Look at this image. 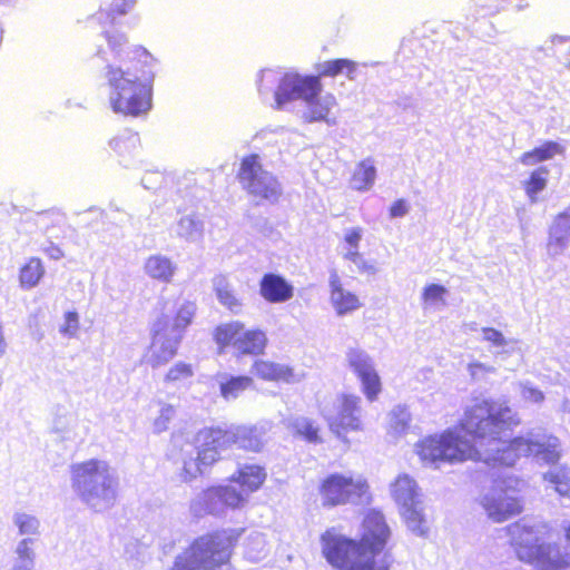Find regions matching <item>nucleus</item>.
<instances>
[{"mask_svg": "<svg viewBox=\"0 0 570 570\" xmlns=\"http://www.w3.org/2000/svg\"><path fill=\"white\" fill-rule=\"evenodd\" d=\"M252 372L265 381L297 383L303 379V374L295 373L287 364L264 360L255 361Z\"/></svg>", "mask_w": 570, "mask_h": 570, "instance_id": "4be33fe9", "label": "nucleus"}, {"mask_svg": "<svg viewBox=\"0 0 570 570\" xmlns=\"http://www.w3.org/2000/svg\"><path fill=\"white\" fill-rule=\"evenodd\" d=\"M480 332L481 340L488 344L495 360L504 362L508 357L521 353L519 338L505 336L501 331L489 326L481 327Z\"/></svg>", "mask_w": 570, "mask_h": 570, "instance_id": "f3484780", "label": "nucleus"}, {"mask_svg": "<svg viewBox=\"0 0 570 570\" xmlns=\"http://www.w3.org/2000/svg\"><path fill=\"white\" fill-rule=\"evenodd\" d=\"M346 59H334L323 62L320 66V75L326 77H334L338 73H343L345 70Z\"/></svg>", "mask_w": 570, "mask_h": 570, "instance_id": "3c124183", "label": "nucleus"}, {"mask_svg": "<svg viewBox=\"0 0 570 570\" xmlns=\"http://www.w3.org/2000/svg\"><path fill=\"white\" fill-rule=\"evenodd\" d=\"M45 275V267L40 258H30L20 269V284L23 288L35 287Z\"/></svg>", "mask_w": 570, "mask_h": 570, "instance_id": "c9c22d12", "label": "nucleus"}, {"mask_svg": "<svg viewBox=\"0 0 570 570\" xmlns=\"http://www.w3.org/2000/svg\"><path fill=\"white\" fill-rule=\"evenodd\" d=\"M265 479V469L256 464L244 465L238 470V475L233 476V481L242 485L243 489L239 492H243L246 499L249 493L257 491L262 487Z\"/></svg>", "mask_w": 570, "mask_h": 570, "instance_id": "a878e982", "label": "nucleus"}, {"mask_svg": "<svg viewBox=\"0 0 570 570\" xmlns=\"http://www.w3.org/2000/svg\"><path fill=\"white\" fill-rule=\"evenodd\" d=\"M196 309L195 303L189 301L183 302L177 309L174 322H169V330L183 336L185 330L191 324Z\"/></svg>", "mask_w": 570, "mask_h": 570, "instance_id": "4c0bfd02", "label": "nucleus"}, {"mask_svg": "<svg viewBox=\"0 0 570 570\" xmlns=\"http://www.w3.org/2000/svg\"><path fill=\"white\" fill-rule=\"evenodd\" d=\"M480 504L493 522H504L522 510L521 503L513 492L503 489L500 484L484 493L480 498Z\"/></svg>", "mask_w": 570, "mask_h": 570, "instance_id": "2eb2a0df", "label": "nucleus"}, {"mask_svg": "<svg viewBox=\"0 0 570 570\" xmlns=\"http://www.w3.org/2000/svg\"><path fill=\"white\" fill-rule=\"evenodd\" d=\"M137 0H112L110 3V10L118 14L129 13L136 6Z\"/></svg>", "mask_w": 570, "mask_h": 570, "instance_id": "603ef678", "label": "nucleus"}, {"mask_svg": "<svg viewBox=\"0 0 570 570\" xmlns=\"http://www.w3.org/2000/svg\"><path fill=\"white\" fill-rule=\"evenodd\" d=\"M78 420L72 414L56 417L52 430L60 435L61 439L68 441H77L80 434L77 432Z\"/></svg>", "mask_w": 570, "mask_h": 570, "instance_id": "58836bf2", "label": "nucleus"}, {"mask_svg": "<svg viewBox=\"0 0 570 570\" xmlns=\"http://www.w3.org/2000/svg\"><path fill=\"white\" fill-rule=\"evenodd\" d=\"M176 410L170 404H161L159 415L154 421V430L161 433L168 429L170 421L174 419Z\"/></svg>", "mask_w": 570, "mask_h": 570, "instance_id": "a18cd8bd", "label": "nucleus"}, {"mask_svg": "<svg viewBox=\"0 0 570 570\" xmlns=\"http://www.w3.org/2000/svg\"><path fill=\"white\" fill-rule=\"evenodd\" d=\"M390 490L407 529L419 537L426 535L429 527L423 494L414 478L406 473L399 474L391 483Z\"/></svg>", "mask_w": 570, "mask_h": 570, "instance_id": "1a4fd4ad", "label": "nucleus"}, {"mask_svg": "<svg viewBox=\"0 0 570 570\" xmlns=\"http://www.w3.org/2000/svg\"><path fill=\"white\" fill-rule=\"evenodd\" d=\"M362 238L363 229L361 227L347 228L344 232V245L342 253L344 250L358 252Z\"/></svg>", "mask_w": 570, "mask_h": 570, "instance_id": "8fccbe9b", "label": "nucleus"}, {"mask_svg": "<svg viewBox=\"0 0 570 570\" xmlns=\"http://www.w3.org/2000/svg\"><path fill=\"white\" fill-rule=\"evenodd\" d=\"M390 535L384 515L371 510L364 517L358 542L332 529L322 535V551L337 570H390L386 557L381 556Z\"/></svg>", "mask_w": 570, "mask_h": 570, "instance_id": "7ed1b4c3", "label": "nucleus"}, {"mask_svg": "<svg viewBox=\"0 0 570 570\" xmlns=\"http://www.w3.org/2000/svg\"><path fill=\"white\" fill-rule=\"evenodd\" d=\"M501 1L518 12L527 10L530 7V3L528 0H501Z\"/></svg>", "mask_w": 570, "mask_h": 570, "instance_id": "4d7b16f0", "label": "nucleus"}, {"mask_svg": "<svg viewBox=\"0 0 570 570\" xmlns=\"http://www.w3.org/2000/svg\"><path fill=\"white\" fill-rule=\"evenodd\" d=\"M239 535V531L229 529L196 539L189 549L176 558L173 570H212L225 564Z\"/></svg>", "mask_w": 570, "mask_h": 570, "instance_id": "6e6552de", "label": "nucleus"}, {"mask_svg": "<svg viewBox=\"0 0 570 570\" xmlns=\"http://www.w3.org/2000/svg\"><path fill=\"white\" fill-rule=\"evenodd\" d=\"M563 147L556 141H546L543 145L522 154L520 163L524 166H534L539 163L552 159L563 153Z\"/></svg>", "mask_w": 570, "mask_h": 570, "instance_id": "7c9ffc66", "label": "nucleus"}, {"mask_svg": "<svg viewBox=\"0 0 570 570\" xmlns=\"http://www.w3.org/2000/svg\"><path fill=\"white\" fill-rule=\"evenodd\" d=\"M409 213V205L404 199L396 200L390 208L392 218L404 217Z\"/></svg>", "mask_w": 570, "mask_h": 570, "instance_id": "5fc2aeb1", "label": "nucleus"}, {"mask_svg": "<svg viewBox=\"0 0 570 570\" xmlns=\"http://www.w3.org/2000/svg\"><path fill=\"white\" fill-rule=\"evenodd\" d=\"M110 149L118 156L119 164L130 167L140 150L139 135L129 129H124L114 136L108 142Z\"/></svg>", "mask_w": 570, "mask_h": 570, "instance_id": "aec40b11", "label": "nucleus"}, {"mask_svg": "<svg viewBox=\"0 0 570 570\" xmlns=\"http://www.w3.org/2000/svg\"><path fill=\"white\" fill-rule=\"evenodd\" d=\"M266 344L267 337L265 332L261 330L245 331L243 328L236 342L235 351L243 355H258L264 352Z\"/></svg>", "mask_w": 570, "mask_h": 570, "instance_id": "bb28decb", "label": "nucleus"}, {"mask_svg": "<svg viewBox=\"0 0 570 570\" xmlns=\"http://www.w3.org/2000/svg\"><path fill=\"white\" fill-rule=\"evenodd\" d=\"M343 258L353 263L357 271L361 273L375 274L376 268L373 264L368 263L363 255L358 252L344 250Z\"/></svg>", "mask_w": 570, "mask_h": 570, "instance_id": "de8ad7c7", "label": "nucleus"}, {"mask_svg": "<svg viewBox=\"0 0 570 570\" xmlns=\"http://www.w3.org/2000/svg\"><path fill=\"white\" fill-rule=\"evenodd\" d=\"M474 6L483 10L488 14L499 13L502 8L499 6V0H472Z\"/></svg>", "mask_w": 570, "mask_h": 570, "instance_id": "864d4df0", "label": "nucleus"}, {"mask_svg": "<svg viewBox=\"0 0 570 570\" xmlns=\"http://www.w3.org/2000/svg\"><path fill=\"white\" fill-rule=\"evenodd\" d=\"M155 178H158V174H146L141 178V184L146 189H151L155 183Z\"/></svg>", "mask_w": 570, "mask_h": 570, "instance_id": "bf43d9fd", "label": "nucleus"}, {"mask_svg": "<svg viewBox=\"0 0 570 570\" xmlns=\"http://www.w3.org/2000/svg\"><path fill=\"white\" fill-rule=\"evenodd\" d=\"M544 480L553 485L561 497L570 499V469L560 468L548 471Z\"/></svg>", "mask_w": 570, "mask_h": 570, "instance_id": "ea45409f", "label": "nucleus"}, {"mask_svg": "<svg viewBox=\"0 0 570 570\" xmlns=\"http://www.w3.org/2000/svg\"><path fill=\"white\" fill-rule=\"evenodd\" d=\"M257 87L262 97L273 95L272 107L276 110L289 111L296 101H302L305 106L302 115L305 121L336 125V118L330 117L331 110L337 105L336 98L328 92L321 95L323 86L318 76L266 68L258 75Z\"/></svg>", "mask_w": 570, "mask_h": 570, "instance_id": "20e7f679", "label": "nucleus"}, {"mask_svg": "<svg viewBox=\"0 0 570 570\" xmlns=\"http://www.w3.org/2000/svg\"><path fill=\"white\" fill-rule=\"evenodd\" d=\"M41 250L43 253H46L49 258L55 259V261H59V259H61L65 256V254L61 250V248L59 246L55 245L51 242H48L47 244H43L41 246Z\"/></svg>", "mask_w": 570, "mask_h": 570, "instance_id": "6e6d98bb", "label": "nucleus"}, {"mask_svg": "<svg viewBox=\"0 0 570 570\" xmlns=\"http://www.w3.org/2000/svg\"><path fill=\"white\" fill-rule=\"evenodd\" d=\"M246 503V495L233 485L212 487L202 492L190 504L191 512L200 517L203 514L218 515L226 508L237 509Z\"/></svg>", "mask_w": 570, "mask_h": 570, "instance_id": "4468645a", "label": "nucleus"}, {"mask_svg": "<svg viewBox=\"0 0 570 570\" xmlns=\"http://www.w3.org/2000/svg\"><path fill=\"white\" fill-rule=\"evenodd\" d=\"M243 323L238 321L220 324L216 327L214 333V340L219 346V353H223L226 346L236 347V342L243 331Z\"/></svg>", "mask_w": 570, "mask_h": 570, "instance_id": "2f4dec72", "label": "nucleus"}, {"mask_svg": "<svg viewBox=\"0 0 570 570\" xmlns=\"http://www.w3.org/2000/svg\"><path fill=\"white\" fill-rule=\"evenodd\" d=\"M362 413L361 397L354 394H340L322 406L324 419L338 438L363 430Z\"/></svg>", "mask_w": 570, "mask_h": 570, "instance_id": "9b49d317", "label": "nucleus"}, {"mask_svg": "<svg viewBox=\"0 0 570 570\" xmlns=\"http://www.w3.org/2000/svg\"><path fill=\"white\" fill-rule=\"evenodd\" d=\"M259 293L269 303H284L294 296V287L283 276L268 273L259 282Z\"/></svg>", "mask_w": 570, "mask_h": 570, "instance_id": "412c9836", "label": "nucleus"}, {"mask_svg": "<svg viewBox=\"0 0 570 570\" xmlns=\"http://www.w3.org/2000/svg\"><path fill=\"white\" fill-rule=\"evenodd\" d=\"M520 419L507 402L482 399L466 406L460 430H446L416 444L423 464L438 469L443 462L482 461L488 465L512 466L521 456L553 464L561 456V444L546 429L535 428L509 440Z\"/></svg>", "mask_w": 570, "mask_h": 570, "instance_id": "f257e3e1", "label": "nucleus"}, {"mask_svg": "<svg viewBox=\"0 0 570 570\" xmlns=\"http://www.w3.org/2000/svg\"><path fill=\"white\" fill-rule=\"evenodd\" d=\"M239 181L254 197L276 203L282 195V186L278 179L266 170L258 155H249L242 160Z\"/></svg>", "mask_w": 570, "mask_h": 570, "instance_id": "f8f14e48", "label": "nucleus"}, {"mask_svg": "<svg viewBox=\"0 0 570 570\" xmlns=\"http://www.w3.org/2000/svg\"><path fill=\"white\" fill-rule=\"evenodd\" d=\"M449 291L440 284L426 285L421 295L424 311H442L446 306Z\"/></svg>", "mask_w": 570, "mask_h": 570, "instance_id": "473e14b6", "label": "nucleus"}, {"mask_svg": "<svg viewBox=\"0 0 570 570\" xmlns=\"http://www.w3.org/2000/svg\"><path fill=\"white\" fill-rule=\"evenodd\" d=\"M194 366L190 363L178 361L174 363L165 374L164 382L177 384L194 376Z\"/></svg>", "mask_w": 570, "mask_h": 570, "instance_id": "a19ab883", "label": "nucleus"}, {"mask_svg": "<svg viewBox=\"0 0 570 570\" xmlns=\"http://www.w3.org/2000/svg\"><path fill=\"white\" fill-rule=\"evenodd\" d=\"M102 16H104V13L99 12L98 16H97V19H101Z\"/></svg>", "mask_w": 570, "mask_h": 570, "instance_id": "680f3d73", "label": "nucleus"}, {"mask_svg": "<svg viewBox=\"0 0 570 570\" xmlns=\"http://www.w3.org/2000/svg\"><path fill=\"white\" fill-rule=\"evenodd\" d=\"M70 487L90 510L105 512L118 498L119 476L116 468L102 459H88L70 465Z\"/></svg>", "mask_w": 570, "mask_h": 570, "instance_id": "423d86ee", "label": "nucleus"}, {"mask_svg": "<svg viewBox=\"0 0 570 570\" xmlns=\"http://www.w3.org/2000/svg\"><path fill=\"white\" fill-rule=\"evenodd\" d=\"M220 395L226 401L236 400L244 391L253 386V379L247 375L232 376L226 373L217 375Z\"/></svg>", "mask_w": 570, "mask_h": 570, "instance_id": "393cba45", "label": "nucleus"}, {"mask_svg": "<svg viewBox=\"0 0 570 570\" xmlns=\"http://www.w3.org/2000/svg\"><path fill=\"white\" fill-rule=\"evenodd\" d=\"M296 432L304 436L309 442H316L318 440V430L313 423L306 417H298L293 423Z\"/></svg>", "mask_w": 570, "mask_h": 570, "instance_id": "49530a36", "label": "nucleus"}, {"mask_svg": "<svg viewBox=\"0 0 570 570\" xmlns=\"http://www.w3.org/2000/svg\"><path fill=\"white\" fill-rule=\"evenodd\" d=\"M106 47L98 46L96 55L105 66L101 77L107 86L108 104L115 114L140 117L153 107L155 73L139 70L138 62L150 59L149 52L132 46L122 31L108 29L101 33Z\"/></svg>", "mask_w": 570, "mask_h": 570, "instance_id": "f03ea898", "label": "nucleus"}, {"mask_svg": "<svg viewBox=\"0 0 570 570\" xmlns=\"http://www.w3.org/2000/svg\"><path fill=\"white\" fill-rule=\"evenodd\" d=\"M144 271L153 279L170 283L177 272V265L169 257L155 254L146 259Z\"/></svg>", "mask_w": 570, "mask_h": 570, "instance_id": "b1692460", "label": "nucleus"}, {"mask_svg": "<svg viewBox=\"0 0 570 570\" xmlns=\"http://www.w3.org/2000/svg\"><path fill=\"white\" fill-rule=\"evenodd\" d=\"M466 370L474 381L485 380L489 375L497 373V367L494 365L480 361L470 362Z\"/></svg>", "mask_w": 570, "mask_h": 570, "instance_id": "c03bdc74", "label": "nucleus"}, {"mask_svg": "<svg viewBox=\"0 0 570 570\" xmlns=\"http://www.w3.org/2000/svg\"><path fill=\"white\" fill-rule=\"evenodd\" d=\"M411 422V414L406 406L396 405L389 414L387 434L397 439L406 433Z\"/></svg>", "mask_w": 570, "mask_h": 570, "instance_id": "f704fd0d", "label": "nucleus"}, {"mask_svg": "<svg viewBox=\"0 0 570 570\" xmlns=\"http://www.w3.org/2000/svg\"><path fill=\"white\" fill-rule=\"evenodd\" d=\"M12 523L18 529V533L24 538H36L40 535L41 523L35 515L26 511H17L12 514Z\"/></svg>", "mask_w": 570, "mask_h": 570, "instance_id": "72a5a7b5", "label": "nucleus"}, {"mask_svg": "<svg viewBox=\"0 0 570 570\" xmlns=\"http://www.w3.org/2000/svg\"><path fill=\"white\" fill-rule=\"evenodd\" d=\"M566 531H567V540H568L569 547H570V524L566 528Z\"/></svg>", "mask_w": 570, "mask_h": 570, "instance_id": "052dcab7", "label": "nucleus"}, {"mask_svg": "<svg viewBox=\"0 0 570 570\" xmlns=\"http://www.w3.org/2000/svg\"><path fill=\"white\" fill-rule=\"evenodd\" d=\"M549 170L546 166H541L533 170L527 181H524V190L532 204L537 203L538 194L541 193L548 183Z\"/></svg>", "mask_w": 570, "mask_h": 570, "instance_id": "e433bc0d", "label": "nucleus"}, {"mask_svg": "<svg viewBox=\"0 0 570 570\" xmlns=\"http://www.w3.org/2000/svg\"><path fill=\"white\" fill-rule=\"evenodd\" d=\"M330 302L337 316H344L358 309L362 304L356 294L346 289L336 272L330 275Z\"/></svg>", "mask_w": 570, "mask_h": 570, "instance_id": "a211bd4d", "label": "nucleus"}, {"mask_svg": "<svg viewBox=\"0 0 570 570\" xmlns=\"http://www.w3.org/2000/svg\"><path fill=\"white\" fill-rule=\"evenodd\" d=\"M324 507L361 504L370 500V487L362 475L332 473L320 485Z\"/></svg>", "mask_w": 570, "mask_h": 570, "instance_id": "9d476101", "label": "nucleus"}, {"mask_svg": "<svg viewBox=\"0 0 570 570\" xmlns=\"http://www.w3.org/2000/svg\"><path fill=\"white\" fill-rule=\"evenodd\" d=\"M356 69L357 63L353 60L346 59L344 72L350 80H354L356 78Z\"/></svg>", "mask_w": 570, "mask_h": 570, "instance_id": "13d9d810", "label": "nucleus"}, {"mask_svg": "<svg viewBox=\"0 0 570 570\" xmlns=\"http://www.w3.org/2000/svg\"><path fill=\"white\" fill-rule=\"evenodd\" d=\"M263 426H232L223 429H203L193 442H186L180 449L183 463L180 478L189 482L203 473L204 468L216 462L223 451L236 445L247 451L259 452L264 446Z\"/></svg>", "mask_w": 570, "mask_h": 570, "instance_id": "39448f33", "label": "nucleus"}, {"mask_svg": "<svg viewBox=\"0 0 570 570\" xmlns=\"http://www.w3.org/2000/svg\"><path fill=\"white\" fill-rule=\"evenodd\" d=\"M204 220L196 213H189L180 216L173 225L171 232L177 238L189 243L199 242L204 236Z\"/></svg>", "mask_w": 570, "mask_h": 570, "instance_id": "5701e85b", "label": "nucleus"}, {"mask_svg": "<svg viewBox=\"0 0 570 570\" xmlns=\"http://www.w3.org/2000/svg\"><path fill=\"white\" fill-rule=\"evenodd\" d=\"M348 367L362 384L363 393L370 402L376 400L381 392V379L373 358L363 350L352 348L346 353Z\"/></svg>", "mask_w": 570, "mask_h": 570, "instance_id": "dca6fc26", "label": "nucleus"}, {"mask_svg": "<svg viewBox=\"0 0 570 570\" xmlns=\"http://www.w3.org/2000/svg\"><path fill=\"white\" fill-rule=\"evenodd\" d=\"M570 242V206L560 213L549 229L547 253L550 257L563 254Z\"/></svg>", "mask_w": 570, "mask_h": 570, "instance_id": "6ab92c4d", "label": "nucleus"}, {"mask_svg": "<svg viewBox=\"0 0 570 570\" xmlns=\"http://www.w3.org/2000/svg\"><path fill=\"white\" fill-rule=\"evenodd\" d=\"M33 544L32 538H22L18 541L13 550L11 570H33L36 563Z\"/></svg>", "mask_w": 570, "mask_h": 570, "instance_id": "c756f323", "label": "nucleus"}, {"mask_svg": "<svg viewBox=\"0 0 570 570\" xmlns=\"http://www.w3.org/2000/svg\"><path fill=\"white\" fill-rule=\"evenodd\" d=\"M510 542L518 558L540 570H561L570 564V558L562 556L557 546L540 542L541 527L522 519L507 527Z\"/></svg>", "mask_w": 570, "mask_h": 570, "instance_id": "0eeeda50", "label": "nucleus"}, {"mask_svg": "<svg viewBox=\"0 0 570 570\" xmlns=\"http://www.w3.org/2000/svg\"><path fill=\"white\" fill-rule=\"evenodd\" d=\"M266 553V540L262 533H253L248 538L246 556L254 561L262 559Z\"/></svg>", "mask_w": 570, "mask_h": 570, "instance_id": "37998d69", "label": "nucleus"}, {"mask_svg": "<svg viewBox=\"0 0 570 570\" xmlns=\"http://www.w3.org/2000/svg\"><path fill=\"white\" fill-rule=\"evenodd\" d=\"M515 386L525 403L540 405L544 401L543 392L530 381H519Z\"/></svg>", "mask_w": 570, "mask_h": 570, "instance_id": "79ce46f5", "label": "nucleus"}, {"mask_svg": "<svg viewBox=\"0 0 570 570\" xmlns=\"http://www.w3.org/2000/svg\"><path fill=\"white\" fill-rule=\"evenodd\" d=\"M475 323L472 324L471 330H475Z\"/></svg>", "mask_w": 570, "mask_h": 570, "instance_id": "e2e57ef3", "label": "nucleus"}, {"mask_svg": "<svg viewBox=\"0 0 570 570\" xmlns=\"http://www.w3.org/2000/svg\"><path fill=\"white\" fill-rule=\"evenodd\" d=\"M79 331V315L77 312H67L63 315V322L60 325L59 332L65 337H75Z\"/></svg>", "mask_w": 570, "mask_h": 570, "instance_id": "09e8293b", "label": "nucleus"}, {"mask_svg": "<svg viewBox=\"0 0 570 570\" xmlns=\"http://www.w3.org/2000/svg\"><path fill=\"white\" fill-rule=\"evenodd\" d=\"M153 340L144 355V361L153 368L169 363L177 354L181 335L169 330V317L160 316L153 325Z\"/></svg>", "mask_w": 570, "mask_h": 570, "instance_id": "ddd939ff", "label": "nucleus"}, {"mask_svg": "<svg viewBox=\"0 0 570 570\" xmlns=\"http://www.w3.org/2000/svg\"><path fill=\"white\" fill-rule=\"evenodd\" d=\"M213 287L218 302L234 314L242 311L243 304L237 297L232 284L223 275H217L213 279Z\"/></svg>", "mask_w": 570, "mask_h": 570, "instance_id": "cd10ccee", "label": "nucleus"}, {"mask_svg": "<svg viewBox=\"0 0 570 570\" xmlns=\"http://www.w3.org/2000/svg\"><path fill=\"white\" fill-rule=\"evenodd\" d=\"M376 178V168L373 159L366 158L358 163L351 178V187L357 191H366L372 188Z\"/></svg>", "mask_w": 570, "mask_h": 570, "instance_id": "c85d7f7f", "label": "nucleus"}]
</instances>
